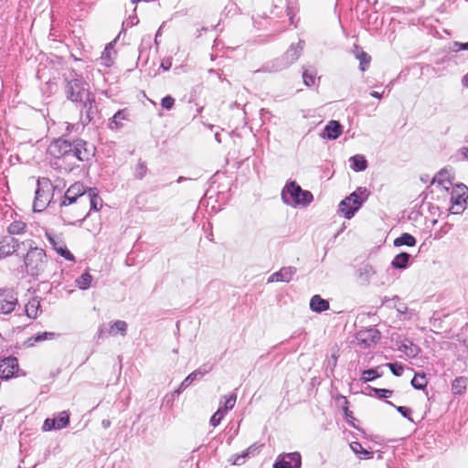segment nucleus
Segmentation results:
<instances>
[{
    "label": "nucleus",
    "instance_id": "nucleus-1",
    "mask_svg": "<svg viewBox=\"0 0 468 468\" xmlns=\"http://www.w3.org/2000/svg\"><path fill=\"white\" fill-rule=\"evenodd\" d=\"M47 152L56 159L68 162L69 166L65 167L66 171H71L77 162L89 160L93 155L92 147H88L86 142L78 140L71 143L62 138L51 142Z\"/></svg>",
    "mask_w": 468,
    "mask_h": 468
},
{
    "label": "nucleus",
    "instance_id": "nucleus-2",
    "mask_svg": "<svg viewBox=\"0 0 468 468\" xmlns=\"http://www.w3.org/2000/svg\"><path fill=\"white\" fill-rule=\"evenodd\" d=\"M87 193L86 187L80 182L74 183L67 189L59 204V214L65 222L74 224L75 221H78L79 218L84 215L83 209H77L76 213H71V205L78 204L79 202L83 203Z\"/></svg>",
    "mask_w": 468,
    "mask_h": 468
},
{
    "label": "nucleus",
    "instance_id": "nucleus-3",
    "mask_svg": "<svg viewBox=\"0 0 468 468\" xmlns=\"http://www.w3.org/2000/svg\"><path fill=\"white\" fill-rule=\"evenodd\" d=\"M66 92L69 100L83 105L87 117L91 120V114L95 112L92 106L94 98L89 90L88 83L81 77L74 78L68 82Z\"/></svg>",
    "mask_w": 468,
    "mask_h": 468
},
{
    "label": "nucleus",
    "instance_id": "nucleus-4",
    "mask_svg": "<svg viewBox=\"0 0 468 468\" xmlns=\"http://www.w3.org/2000/svg\"><path fill=\"white\" fill-rule=\"evenodd\" d=\"M31 239L22 241L21 245L27 246L28 251L24 258L27 272L32 276L40 275L47 265V255L43 249L33 246Z\"/></svg>",
    "mask_w": 468,
    "mask_h": 468
},
{
    "label": "nucleus",
    "instance_id": "nucleus-5",
    "mask_svg": "<svg viewBox=\"0 0 468 468\" xmlns=\"http://www.w3.org/2000/svg\"><path fill=\"white\" fill-rule=\"evenodd\" d=\"M282 199L284 204L297 207H307L314 197L310 191L303 190L295 181H290L282 190Z\"/></svg>",
    "mask_w": 468,
    "mask_h": 468
},
{
    "label": "nucleus",
    "instance_id": "nucleus-6",
    "mask_svg": "<svg viewBox=\"0 0 468 468\" xmlns=\"http://www.w3.org/2000/svg\"><path fill=\"white\" fill-rule=\"evenodd\" d=\"M369 192L367 187L359 186L348 197L343 199L338 206V212L346 218L350 219L368 198Z\"/></svg>",
    "mask_w": 468,
    "mask_h": 468
},
{
    "label": "nucleus",
    "instance_id": "nucleus-7",
    "mask_svg": "<svg viewBox=\"0 0 468 468\" xmlns=\"http://www.w3.org/2000/svg\"><path fill=\"white\" fill-rule=\"evenodd\" d=\"M36 197L33 202V210L35 212L43 211L50 202L51 183L46 177L39 178L37 182Z\"/></svg>",
    "mask_w": 468,
    "mask_h": 468
},
{
    "label": "nucleus",
    "instance_id": "nucleus-8",
    "mask_svg": "<svg viewBox=\"0 0 468 468\" xmlns=\"http://www.w3.org/2000/svg\"><path fill=\"white\" fill-rule=\"evenodd\" d=\"M468 199V187L465 185H455L451 189V207L449 208L452 214H461L466 207Z\"/></svg>",
    "mask_w": 468,
    "mask_h": 468
},
{
    "label": "nucleus",
    "instance_id": "nucleus-9",
    "mask_svg": "<svg viewBox=\"0 0 468 468\" xmlns=\"http://www.w3.org/2000/svg\"><path fill=\"white\" fill-rule=\"evenodd\" d=\"M302 458L298 452L282 453L277 456L273 468H301Z\"/></svg>",
    "mask_w": 468,
    "mask_h": 468
},
{
    "label": "nucleus",
    "instance_id": "nucleus-10",
    "mask_svg": "<svg viewBox=\"0 0 468 468\" xmlns=\"http://www.w3.org/2000/svg\"><path fill=\"white\" fill-rule=\"evenodd\" d=\"M380 339V333L378 329L370 327L360 330L356 335V340L361 347H369Z\"/></svg>",
    "mask_w": 468,
    "mask_h": 468
},
{
    "label": "nucleus",
    "instance_id": "nucleus-11",
    "mask_svg": "<svg viewBox=\"0 0 468 468\" xmlns=\"http://www.w3.org/2000/svg\"><path fill=\"white\" fill-rule=\"evenodd\" d=\"M69 423V416L67 412L62 411L55 418H48L43 423L42 430L44 431H50L53 430H61L67 427Z\"/></svg>",
    "mask_w": 468,
    "mask_h": 468
},
{
    "label": "nucleus",
    "instance_id": "nucleus-12",
    "mask_svg": "<svg viewBox=\"0 0 468 468\" xmlns=\"http://www.w3.org/2000/svg\"><path fill=\"white\" fill-rule=\"evenodd\" d=\"M46 237L49 241L52 248L63 258L68 261H73L75 260L73 254L67 249L64 241L60 237L53 235L50 232H46Z\"/></svg>",
    "mask_w": 468,
    "mask_h": 468
},
{
    "label": "nucleus",
    "instance_id": "nucleus-13",
    "mask_svg": "<svg viewBox=\"0 0 468 468\" xmlns=\"http://www.w3.org/2000/svg\"><path fill=\"white\" fill-rule=\"evenodd\" d=\"M16 295L10 291L0 292V313L8 314L13 312L17 304Z\"/></svg>",
    "mask_w": 468,
    "mask_h": 468
},
{
    "label": "nucleus",
    "instance_id": "nucleus-14",
    "mask_svg": "<svg viewBox=\"0 0 468 468\" xmlns=\"http://www.w3.org/2000/svg\"><path fill=\"white\" fill-rule=\"evenodd\" d=\"M207 370L198 368L190 373L179 385V387L171 394L165 396L166 399H174L175 396H178L183 390L189 387L196 379L202 378Z\"/></svg>",
    "mask_w": 468,
    "mask_h": 468
},
{
    "label": "nucleus",
    "instance_id": "nucleus-15",
    "mask_svg": "<svg viewBox=\"0 0 468 468\" xmlns=\"http://www.w3.org/2000/svg\"><path fill=\"white\" fill-rule=\"evenodd\" d=\"M453 174L452 169L443 168L436 174L432 179V184L441 186L442 190L449 191L452 189Z\"/></svg>",
    "mask_w": 468,
    "mask_h": 468
},
{
    "label": "nucleus",
    "instance_id": "nucleus-16",
    "mask_svg": "<svg viewBox=\"0 0 468 468\" xmlns=\"http://www.w3.org/2000/svg\"><path fill=\"white\" fill-rule=\"evenodd\" d=\"M18 368V362L16 357L8 356L0 360V378L8 379L15 375Z\"/></svg>",
    "mask_w": 468,
    "mask_h": 468
},
{
    "label": "nucleus",
    "instance_id": "nucleus-17",
    "mask_svg": "<svg viewBox=\"0 0 468 468\" xmlns=\"http://www.w3.org/2000/svg\"><path fill=\"white\" fill-rule=\"evenodd\" d=\"M20 244L17 239L11 236L0 239V260L16 251Z\"/></svg>",
    "mask_w": 468,
    "mask_h": 468
},
{
    "label": "nucleus",
    "instance_id": "nucleus-18",
    "mask_svg": "<svg viewBox=\"0 0 468 468\" xmlns=\"http://www.w3.org/2000/svg\"><path fill=\"white\" fill-rule=\"evenodd\" d=\"M296 272L294 267H283L279 271L274 272L270 278L269 282H290Z\"/></svg>",
    "mask_w": 468,
    "mask_h": 468
},
{
    "label": "nucleus",
    "instance_id": "nucleus-19",
    "mask_svg": "<svg viewBox=\"0 0 468 468\" xmlns=\"http://www.w3.org/2000/svg\"><path fill=\"white\" fill-rule=\"evenodd\" d=\"M303 48V42L299 41L297 45H292L283 56V59L286 60L285 66H289L295 62Z\"/></svg>",
    "mask_w": 468,
    "mask_h": 468
},
{
    "label": "nucleus",
    "instance_id": "nucleus-20",
    "mask_svg": "<svg viewBox=\"0 0 468 468\" xmlns=\"http://www.w3.org/2000/svg\"><path fill=\"white\" fill-rule=\"evenodd\" d=\"M342 133V126L337 121H330L324 129L323 136L329 140L337 139Z\"/></svg>",
    "mask_w": 468,
    "mask_h": 468
},
{
    "label": "nucleus",
    "instance_id": "nucleus-21",
    "mask_svg": "<svg viewBox=\"0 0 468 468\" xmlns=\"http://www.w3.org/2000/svg\"><path fill=\"white\" fill-rule=\"evenodd\" d=\"M88 202L90 203V210L98 211L101 207V199L99 197L94 188L88 190L87 196L83 201L84 208H86Z\"/></svg>",
    "mask_w": 468,
    "mask_h": 468
},
{
    "label": "nucleus",
    "instance_id": "nucleus-22",
    "mask_svg": "<svg viewBox=\"0 0 468 468\" xmlns=\"http://www.w3.org/2000/svg\"><path fill=\"white\" fill-rule=\"evenodd\" d=\"M310 308L316 313H322L329 309L328 301L321 298L320 295H314L310 300Z\"/></svg>",
    "mask_w": 468,
    "mask_h": 468
},
{
    "label": "nucleus",
    "instance_id": "nucleus-23",
    "mask_svg": "<svg viewBox=\"0 0 468 468\" xmlns=\"http://www.w3.org/2000/svg\"><path fill=\"white\" fill-rule=\"evenodd\" d=\"M25 312L28 318L35 319L41 313L40 302L37 298H33L25 306Z\"/></svg>",
    "mask_w": 468,
    "mask_h": 468
},
{
    "label": "nucleus",
    "instance_id": "nucleus-24",
    "mask_svg": "<svg viewBox=\"0 0 468 468\" xmlns=\"http://www.w3.org/2000/svg\"><path fill=\"white\" fill-rule=\"evenodd\" d=\"M128 113L125 110L118 111L112 117L109 126L112 130L120 129L123 126V121L127 120Z\"/></svg>",
    "mask_w": 468,
    "mask_h": 468
},
{
    "label": "nucleus",
    "instance_id": "nucleus-25",
    "mask_svg": "<svg viewBox=\"0 0 468 468\" xmlns=\"http://www.w3.org/2000/svg\"><path fill=\"white\" fill-rule=\"evenodd\" d=\"M27 226L21 220H14L8 227L7 232L12 237L15 235H22L27 231Z\"/></svg>",
    "mask_w": 468,
    "mask_h": 468
},
{
    "label": "nucleus",
    "instance_id": "nucleus-26",
    "mask_svg": "<svg viewBox=\"0 0 468 468\" xmlns=\"http://www.w3.org/2000/svg\"><path fill=\"white\" fill-rule=\"evenodd\" d=\"M468 379L464 377L456 378L452 383V391L455 395L463 394L466 390Z\"/></svg>",
    "mask_w": 468,
    "mask_h": 468
},
{
    "label": "nucleus",
    "instance_id": "nucleus-27",
    "mask_svg": "<svg viewBox=\"0 0 468 468\" xmlns=\"http://www.w3.org/2000/svg\"><path fill=\"white\" fill-rule=\"evenodd\" d=\"M127 323L122 320H116L112 322L110 325L109 334L111 335H116L117 334H121L122 335H125L127 332Z\"/></svg>",
    "mask_w": 468,
    "mask_h": 468
},
{
    "label": "nucleus",
    "instance_id": "nucleus-28",
    "mask_svg": "<svg viewBox=\"0 0 468 468\" xmlns=\"http://www.w3.org/2000/svg\"><path fill=\"white\" fill-rule=\"evenodd\" d=\"M116 40H113L112 42L109 43L102 52L101 56V64H103L106 67H109L112 63V55L114 54L113 51V46Z\"/></svg>",
    "mask_w": 468,
    "mask_h": 468
},
{
    "label": "nucleus",
    "instance_id": "nucleus-29",
    "mask_svg": "<svg viewBox=\"0 0 468 468\" xmlns=\"http://www.w3.org/2000/svg\"><path fill=\"white\" fill-rule=\"evenodd\" d=\"M350 448L360 459L367 460L373 457V452L364 449L357 441L351 442Z\"/></svg>",
    "mask_w": 468,
    "mask_h": 468
},
{
    "label": "nucleus",
    "instance_id": "nucleus-30",
    "mask_svg": "<svg viewBox=\"0 0 468 468\" xmlns=\"http://www.w3.org/2000/svg\"><path fill=\"white\" fill-rule=\"evenodd\" d=\"M350 167L356 172L364 171L367 168V160L363 155L356 154L349 159Z\"/></svg>",
    "mask_w": 468,
    "mask_h": 468
},
{
    "label": "nucleus",
    "instance_id": "nucleus-31",
    "mask_svg": "<svg viewBox=\"0 0 468 468\" xmlns=\"http://www.w3.org/2000/svg\"><path fill=\"white\" fill-rule=\"evenodd\" d=\"M410 258V254L401 252L393 259L391 265L395 269H406L408 267Z\"/></svg>",
    "mask_w": 468,
    "mask_h": 468
},
{
    "label": "nucleus",
    "instance_id": "nucleus-32",
    "mask_svg": "<svg viewBox=\"0 0 468 468\" xmlns=\"http://www.w3.org/2000/svg\"><path fill=\"white\" fill-rule=\"evenodd\" d=\"M415 244H416V239L409 233H403L401 236H399V238H397L394 240V245L396 247H399V246H403V245H406L409 247H413V246H415Z\"/></svg>",
    "mask_w": 468,
    "mask_h": 468
},
{
    "label": "nucleus",
    "instance_id": "nucleus-33",
    "mask_svg": "<svg viewBox=\"0 0 468 468\" xmlns=\"http://www.w3.org/2000/svg\"><path fill=\"white\" fill-rule=\"evenodd\" d=\"M57 336H58V335L53 332H43V333H39L37 335L29 338L28 343L30 346H33L35 343L42 342V341H46V340H52V339H55Z\"/></svg>",
    "mask_w": 468,
    "mask_h": 468
},
{
    "label": "nucleus",
    "instance_id": "nucleus-34",
    "mask_svg": "<svg viewBox=\"0 0 468 468\" xmlns=\"http://www.w3.org/2000/svg\"><path fill=\"white\" fill-rule=\"evenodd\" d=\"M92 281V276L88 272H84L78 279H76L77 286L81 290H86L90 288Z\"/></svg>",
    "mask_w": 468,
    "mask_h": 468
},
{
    "label": "nucleus",
    "instance_id": "nucleus-35",
    "mask_svg": "<svg viewBox=\"0 0 468 468\" xmlns=\"http://www.w3.org/2000/svg\"><path fill=\"white\" fill-rule=\"evenodd\" d=\"M236 400H237V396L235 394H232L229 397L224 396L223 398H221L220 404L224 405L221 408L223 409L225 413L228 410H232L234 408Z\"/></svg>",
    "mask_w": 468,
    "mask_h": 468
},
{
    "label": "nucleus",
    "instance_id": "nucleus-36",
    "mask_svg": "<svg viewBox=\"0 0 468 468\" xmlns=\"http://www.w3.org/2000/svg\"><path fill=\"white\" fill-rule=\"evenodd\" d=\"M411 385L416 389H423L427 386V379L424 374L417 373L411 380Z\"/></svg>",
    "mask_w": 468,
    "mask_h": 468
},
{
    "label": "nucleus",
    "instance_id": "nucleus-37",
    "mask_svg": "<svg viewBox=\"0 0 468 468\" xmlns=\"http://www.w3.org/2000/svg\"><path fill=\"white\" fill-rule=\"evenodd\" d=\"M381 375L378 372L377 369H367L362 372L361 380L365 383L371 381L377 378H379Z\"/></svg>",
    "mask_w": 468,
    "mask_h": 468
},
{
    "label": "nucleus",
    "instance_id": "nucleus-38",
    "mask_svg": "<svg viewBox=\"0 0 468 468\" xmlns=\"http://www.w3.org/2000/svg\"><path fill=\"white\" fill-rule=\"evenodd\" d=\"M357 59L360 60V69L362 71L366 70V68L370 62V57L364 51H357L356 54Z\"/></svg>",
    "mask_w": 468,
    "mask_h": 468
},
{
    "label": "nucleus",
    "instance_id": "nucleus-39",
    "mask_svg": "<svg viewBox=\"0 0 468 468\" xmlns=\"http://www.w3.org/2000/svg\"><path fill=\"white\" fill-rule=\"evenodd\" d=\"M303 82L306 86L310 87L315 82V71L304 69L303 72Z\"/></svg>",
    "mask_w": 468,
    "mask_h": 468
},
{
    "label": "nucleus",
    "instance_id": "nucleus-40",
    "mask_svg": "<svg viewBox=\"0 0 468 468\" xmlns=\"http://www.w3.org/2000/svg\"><path fill=\"white\" fill-rule=\"evenodd\" d=\"M225 416V411L223 410V409L220 407L211 417L210 419V425L213 426V427H217L220 421L222 420V419L224 418Z\"/></svg>",
    "mask_w": 468,
    "mask_h": 468
},
{
    "label": "nucleus",
    "instance_id": "nucleus-41",
    "mask_svg": "<svg viewBox=\"0 0 468 468\" xmlns=\"http://www.w3.org/2000/svg\"><path fill=\"white\" fill-rule=\"evenodd\" d=\"M360 277H364L366 281H368L372 278L374 274H376L375 269L371 265H365L360 269Z\"/></svg>",
    "mask_w": 468,
    "mask_h": 468
},
{
    "label": "nucleus",
    "instance_id": "nucleus-42",
    "mask_svg": "<svg viewBox=\"0 0 468 468\" xmlns=\"http://www.w3.org/2000/svg\"><path fill=\"white\" fill-rule=\"evenodd\" d=\"M387 367H388L392 374L397 377H399L403 374L404 367L399 363H388L387 364Z\"/></svg>",
    "mask_w": 468,
    "mask_h": 468
},
{
    "label": "nucleus",
    "instance_id": "nucleus-43",
    "mask_svg": "<svg viewBox=\"0 0 468 468\" xmlns=\"http://www.w3.org/2000/svg\"><path fill=\"white\" fill-rule=\"evenodd\" d=\"M147 172V167L144 163L139 162L135 167L134 175L137 178H143Z\"/></svg>",
    "mask_w": 468,
    "mask_h": 468
},
{
    "label": "nucleus",
    "instance_id": "nucleus-44",
    "mask_svg": "<svg viewBox=\"0 0 468 468\" xmlns=\"http://www.w3.org/2000/svg\"><path fill=\"white\" fill-rule=\"evenodd\" d=\"M174 104H175V99L171 96H165V98H163V100L161 101V105L166 110L172 109Z\"/></svg>",
    "mask_w": 468,
    "mask_h": 468
},
{
    "label": "nucleus",
    "instance_id": "nucleus-45",
    "mask_svg": "<svg viewBox=\"0 0 468 468\" xmlns=\"http://www.w3.org/2000/svg\"><path fill=\"white\" fill-rule=\"evenodd\" d=\"M404 349H402L407 356H415L418 354V347L412 344L408 346L407 345L402 346Z\"/></svg>",
    "mask_w": 468,
    "mask_h": 468
},
{
    "label": "nucleus",
    "instance_id": "nucleus-46",
    "mask_svg": "<svg viewBox=\"0 0 468 468\" xmlns=\"http://www.w3.org/2000/svg\"><path fill=\"white\" fill-rule=\"evenodd\" d=\"M373 391L378 398H389L392 391L386 388H373Z\"/></svg>",
    "mask_w": 468,
    "mask_h": 468
},
{
    "label": "nucleus",
    "instance_id": "nucleus-47",
    "mask_svg": "<svg viewBox=\"0 0 468 468\" xmlns=\"http://www.w3.org/2000/svg\"><path fill=\"white\" fill-rule=\"evenodd\" d=\"M250 449H247L241 455H239L233 461V464L241 465L244 463L245 458L249 455Z\"/></svg>",
    "mask_w": 468,
    "mask_h": 468
},
{
    "label": "nucleus",
    "instance_id": "nucleus-48",
    "mask_svg": "<svg viewBox=\"0 0 468 468\" xmlns=\"http://www.w3.org/2000/svg\"><path fill=\"white\" fill-rule=\"evenodd\" d=\"M397 410L405 418L411 420L410 417V415L411 414V410L410 408L399 406V407H397Z\"/></svg>",
    "mask_w": 468,
    "mask_h": 468
},
{
    "label": "nucleus",
    "instance_id": "nucleus-49",
    "mask_svg": "<svg viewBox=\"0 0 468 468\" xmlns=\"http://www.w3.org/2000/svg\"><path fill=\"white\" fill-rule=\"evenodd\" d=\"M453 46H458V48H452V52H458L460 50H468V42L467 43H461L458 41L453 42Z\"/></svg>",
    "mask_w": 468,
    "mask_h": 468
},
{
    "label": "nucleus",
    "instance_id": "nucleus-50",
    "mask_svg": "<svg viewBox=\"0 0 468 468\" xmlns=\"http://www.w3.org/2000/svg\"><path fill=\"white\" fill-rule=\"evenodd\" d=\"M77 209H83L85 211L84 206L82 202H79L78 204L71 205V213H76Z\"/></svg>",
    "mask_w": 468,
    "mask_h": 468
},
{
    "label": "nucleus",
    "instance_id": "nucleus-51",
    "mask_svg": "<svg viewBox=\"0 0 468 468\" xmlns=\"http://www.w3.org/2000/svg\"><path fill=\"white\" fill-rule=\"evenodd\" d=\"M459 154L464 160H468V146L462 147L459 150Z\"/></svg>",
    "mask_w": 468,
    "mask_h": 468
},
{
    "label": "nucleus",
    "instance_id": "nucleus-52",
    "mask_svg": "<svg viewBox=\"0 0 468 468\" xmlns=\"http://www.w3.org/2000/svg\"><path fill=\"white\" fill-rule=\"evenodd\" d=\"M172 62L170 59H165L161 63V68H163L165 70H167L171 68Z\"/></svg>",
    "mask_w": 468,
    "mask_h": 468
},
{
    "label": "nucleus",
    "instance_id": "nucleus-53",
    "mask_svg": "<svg viewBox=\"0 0 468 468\" xmlns=\"http://www.w3.org/2000/svg\"><path fill=\"white\" fill-rule=\"evenodd\" d=\"M370 95L374 98H378V99H381L382 98V94L378 93V91H372L370 92Z\"/></svg>",
    "mask_w": 468,
    "mask_h": 468
},
{
    "label": "nucleus",
    "instance_id": "nucleus-54",
    "mask_svg": "<svg viewBox=\"0 0 468 468\" xmlns=\"http://www.w3.org/2000/svg\"><path fill=\"white\" fill-rule=\"evenodd\" d=\"M398 311H399V313H401V314H406V313L408 312V307H407V306H405V305H403V306H401V307H399V308H398Z\"/></svg>",
    "mask_w": 468,
    "mask_h": 468
},
{
    "label": "nucleus",
    "instance_id": "nucleus-55",
    "mask_svg": "<svg viewBox=\"0 0 468 468\" xmlns=\"http://www.w3.org/2000/svg\"><path fill=\"white\" fill-rule=\"evenodd\" d=\"M463 85H468V73L463 78Z\"/></svg>",
    "mask_w": 468,
    "mask_h": 468
},
{
    "label": "nucleus",
    "instance_id": "nucleus-56",
    "mask_svg": "<svg viewBox=\"0 0 468 468\" xmlns=\"http://www.w3.org/2000/svg\"><path fill=\"white\" fill-rule=\"evenodd\" d=\"M102 425H103L105 428H107V427H109V426H110V421H109V420H103V421H102Z\"/></svg>",
    "mask_w": 468,
    "mask_h": 468
},
{
    "label": "nucleus",
    "instance_id": "nucleus-57",
    "mask_svg": "<svg viewBox=\"0 0 468 468\" xmlns=\"http://www.w3.org/2000/svg\"><path fill=\"white\" fill-rule=\"evenodd\" d=\"M215 138H216V140H217L218 143H220V142H221L220 137H219V134H218V133L215 134Z\"/></svg>",
    "mask_w": 468,
    "mask_h": 468
},
{
    "label": "nucleus",
    "instance_id": "nucleus-58",
    "mask_svg": "<svg viewBox=\"0 0 468 468\" xmlns=\"http://www.w3.org/2000/svg\"><path fill=\"white\" fill-rule=\"evenodd\" d=\"M452 48H458V46H453V43L449 47V49L452 51Z\"/></svg>",
    "mask_w": 468,
    "mask_h": 468
}]
</instances>
